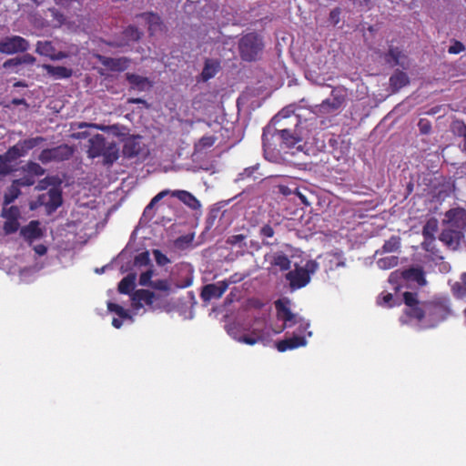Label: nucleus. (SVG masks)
I'll return each instance as SVG.
<instances>
[{
    "label": "nucleus",
    "mask_w": 466,
    "mask_h": 466,
    "mask_svg": "<svg viewBox=\"0 0 466 466\" xmlns=\"http://www.w3.org/2000/svg\"><path fill=\"white\" fill-rule=\"evenodd\" d=\"M404 315L418 322L422 329H434L453 316L451 300L447 296L420 300L415 292L403 293Z\"/></svg>",
    "instance_id": "nucleus-1"
},
{
    "label": "nucleus",
    "mask_w": 466,
    "mask_h": 466,
    "mask_svg": "<svg viewBox=\"0 0 466 466\" xmlns=\"http://www.w3.org/2000/svg\"><path fill=\"white\" fill-rule=\"evenodd\" d=\"M280 128L276 126L268 125L263 128L262 143L265 152L274 150L279 146L280 149L299 148V145L302 138L299 136L296 129H290L280 125Z\"/></svg>",
    "instance_id": "nucleus-2"
},
{
    "label": "nucleus",
    "mask_w": 466,
    "mask_h": 466,
    "mask_svg": "<svg viewBox=\"0 0 466 466\" xmlns=\"http://www.w3.org/2000/svg\"><path fill=\"white\" fill-rule=\"evenodd\" d=\"M263 47L261 36L255 32L244 35L238 41L239 56L242 60L247 62L257 60Z\"/></svg>",
    "instance_id": "nucleus-3"
},
{
    "label": "nucleus",
    "mask_w": 466,
    "mask_h": 466,
    "mask_svg": "<svg viewBox=\"0 0 466 466\" xmlns=\"http://www.w3.org/2000/svg\"><path fill=\"white\" fill-rule=\"evenodd\" d=\"M274 304L277 309L278 319L279 320H283L284 322L283 327L281 328L279 332L297 323H299V329L300 333L305 332L309 329V324L306 322L303 319L298 318V316L290 310L289 300L288 299H279L276 300ZM276 333H279V331H276Z\"/></svg>",
    "instance_id": "nucleus-4"
},
{
    "label": "nucleus",
    "mask_w": 466,
    "mask_h": 466,
    "mask_svg": "<svg viewBox=\"0 0 466 466\" xmlns=\"http://www.w3.org/2000/svg\"><path fill=\"white\" fill-rule=\"evenodd\" d=\"M346 102V94L344 90L334 88L331 91L330 97L323 100L317 106L318 112L322 114H330L339 110Z\"/></svg>",
    "instance_id": "nucleus-5"
},
{
    "label": "nucleus",
    "mask_w": 466,
    "mask_h": 466,
    "mask_svg": "<svg viewBox=\"0 0 466 466\" xmlns=\"http://www.w3.org/2000/svg\"><path fill=\"white\" fill-rule=\"evenodd\" d=\"M29 48L26 39L19 35H14L0 41V53L12 55L18 52H25Z\"/></svg>",
    "instance_id": "nucleus-6"
},
{
    "label": "nucleus",
    "mask_w": 466,
    "mask_h": 466,
    "mask_svg": "<svg viewBox=\"0 0 466 466\" xmlns=\"http://www.w3.org/2000/svg\"><path fill=\"white\" fill-rule=\"evenodd\" d=\"M40 206H45L48 213L56 211L63 202L61 191L56 187L50 188L46 193L37 198Z\"/></svg>",
    "instance_id": "nucleus-7"
},
{
    "label": "nucleus",
    "mask_w": 466,
    "mask_h": 466,
    "mask_svg": "<svg viewBox=\"0 0 466 466\" xmlns=\"http://www.w3.org/2000/svg\"><path fill=\"white\" fill-rule=\"evenodd\" d=\"M235 280H222L213 284H208L203 287L200 297L204 301H209L212 299H219L227 291L229 283Z\"/></svg>",
    "instance_id": "nucleus-8"
},
{
    "label": "nucleus",
    "mask_w": 466,
    "mask_h": 466,
    "mask_svg": "<svg viewBox=\"0 0 466 466\" xmlns=\"http://www.w3.org/2000/svg\"><path fill=\"white\" fill-rule=\"evenodd\" d=\"M35 52L43 56H46L53 61L62 60L68 57V54L64 51H56L51 41H37Z\"/></svg>",
    "instance_id": "nucleus-9"
},
{
    "label": "nucleus",
    "mask_w": 466,
    "mask_h": 466,
    "mask_svg": "<svg viewBox=\"0 0 466 466\" xmlns=\"http://www.w3.org/2000/svg\"><path fill=\"white\" fill-rule=\"evenodd\" d=\"M286 279L289 280L292 289H298L308 285L310 276L304 268L297 267L294 270H290L286 274Z\"/></svg>",
    "instance_id": "nucleus-10"
},
{
    "label": "nucleus",
    "mask_w": 466,
    "mask_h": 466,
    "mask_svg": "<svg viewBox=\"0 0 466 466\" xmlns=\"http://www.w3.org/2000/svg\"><path fill=\"white\" fill-rule=\"evenodd\" d=\"M137 17H141L145 20L147 25V29L150 35L162 32L165 28V25L159 15L154 12H145L137 15Z\"/></svg>",
    "instance_id": "nucleus-11"
},
{
    "label": "nucleus",
    "mask_w": 466,
    "mask_h": 466,
    "mask_svg": "<svg viewBox=\"0 0 466 466\" xmlns=\"http://www.w3.org/2000/svg\"><path fill=\"white\" fill-rule=\"evenodd\" d=\"M307 345V339L304 336L293 335L290 338L279 340L276 343V348L279 352H285L287 350H292Z\"/></svg>",
    "instance_id": "nucleus-12"
},
{
    "label": "nucleus",
    "mask_w": 466,
    "mask_h": 466,
    "mask_svg": "<svg viewBox=\"0 0 466 466\" xmlns=\"http://www.w3.org/2000/svg\"><path fill=\"white\" fill-rule=\"evenodd\" d=\"M445 218L446 221L453 228L458 229L466 228V210L463 208H451L446 212Z\"/></svg>",
    "instance_id": "nucleus-13"
},
{
    "label": "nucleus",
    "mask_w": 466,
    "mask_h": 466,
    "mask_svg": "<svg viewBox=\"0 0 466 466\" xmlns=\"http://www.w3.org/2000/svg\"><path fill=\"white\" fill-rule=\"evenodd\" d=\"M108 143L103 135L96 134L89 139V147L87 150L90 158H96L101 156Z\"/></svg>",
    "instance_id": "nucleus-14"
},
{
    "label": "nucleus",
    "mask_w": 466,
    "mask_h": 466,
    "mask_svg": "<svg viewBox=\"0 0 466 466\" xmlns=\"http://www.w3.org/2000/svg\"><path fill=\"white\" fill-rule=\"evenodd\" d=\"M42 68L46 71L47 76L55 80L67 79L73 76V70L71 68L62 66L44 64L42 65Z\"/></svg>",
    "instance_id": "nucleus-15"
},
{
    "label": "nucleus",
    "mask_w": 466,
    "mask_h": 466,
    "mask_svg": "<svg viewBox=\"0 0 466 466\" xmlns=\"http://www.w3.org/2000/svg\"><path fill=\"white\" fill-rule=\"evenodd\" d=\"M438 231V220L434 218H431L427 220L422 228V236L424 238V241L422 243V248L425 250L428 249V241L430 243H433L435 240V234Z\"/></svg>",
    "instance_id": "nucleus-16"
},
{
    "label": "nucleus",
    "mask_w": 466,
    "mask_h": 466,
    "mask_svg": "<svg viewBox=\"0 0 466 466\" xmlns=\"http://www.w3.org/2000/svg\"><path fill=\"white\" fill-rule=\"evenodd\" d=\"M99 61L104 66L113 71H124L129 63L127 57L113 58L103 56H99Z\"/></svg>",
    "instance_id": "nucleus-17"
},
{
    "label": "nucleus",
    "mask_w": 466,
    "mask_h": 466,
    "mask_svg": "<svg viewBox=\"0 0 466 466\" xmlns=\"http://www.w3.org/2000/svg\"><path fill=\"white\" fill-rule=\"evenodd\" d=\"M293 117L295 121V127H297L299 123V116L295 115V106L289 105L284 108H282L277 115H275L270 120L268 125H282L281 122L284 119Z\"/></svg>",
    "instance_id": "nucleus-18"
},
{
    "label": "nucleus",
    "mask_w": 466,
    "mask_h": 466,
    "mask_svg": "<svg viewBox=\"0 0 466 466\" xmlns=\"http://www.w3.org/2000/svg\"><path fill=\"white\" fill-rule=\"evenodd\" d=\"M142 150L143 147L140 141L136 137H132L125 141L122 153L125 157L133 158L139 156Z\"/></svg>",
    "instance_id": "nucleus-19"
},
{
    "label": "nucleus",
    "mask_w": 466,
    "mask_h": 466,
    "mask_svg": "<svg viewBox=\"0 0 466 466\" xmlns=\"http://www.w3.org/2000/svg\"><path fill=\"white\" fill-rule=\"evenodd\" d=\"M401 276L405 280L414 281L420 287L427 283L424 271L420 267L407 268L401 272Z\"/></svg>",
    "instance_id": "nucleus-20"
},
{
    "label": "nucleus",
    "mask_w": 466,
    "mask_h": 466,
    "mask_svg": "<svg viewBox=\"0 0 466 466\" xmlns=\"http://www.w3.org/2000/svg\"><path fill=\"white\" fill-rule=\"evenodd\" d=\"M126 78L131 85V87L138 91H145L152 86L151 81L146 77L137 74L127 73Z\"/></svg>",
    "instance_id": "nucleus-21"
},
{
    "label": "nucleus",
    "mask_w": 466,
    "mask_h": 466,
    "mask_svg": "<svg viewBox=\"0 0 466 466\" xmlns=\"http://www.w3.org/2000/svg\"><path fill=\"white\" fill-rule=\"evenodd\" d=\"M100 157H103L105 166L113 165L119 157V148L116 143H108Z\"/></svg>",
    "instance_id": "nucleus-22"
},
{
    "label": "nucleus",
    "mask_w": 466,
    "mask_h": 466,
    "mask_svg": "<svg viewBox=\"0 0 466 466\" xmlns=\"http://www.w3.org/2000/svg\"><path fill=\"white\" fill-rule=\"evenodd\" d=\"M132 299L134 301L135 306H142V303H145L146 305L152 306L156 296L154 292L149 291L147 289H137L134 292L132 296Z\"/></svg>",
    "instance_id": "nucleus-23"
},
{
    "label": "nucleus",
    "mask_w": 466,
    "mask_h": 466,
    "mask_svg": "<svg viewBox=\"0 0 466 466\" xmlns=\"http://www.w3.org/2000/svg\"><path fill=\"white\" fill-rule=\"evenodd\" d=\"M270 265L279 268L281 271H287L291 267V260L283 251L274 252L270 256Z\"/></svg>",
    "instance_id": "nucleus-24"
},
{
    "label": "nucleus",
    "mask_w": 466,
    "mask_h": 466,
    "mask_svg": "<svg viewBox=\"0 0 466 466\" xmlns=\"http://www.w3.org/2000/svg\"><path fill=\"white\" fill-rule=\"evenodd\" d=\"M52 152L53 161L61 162L68 160L74 154V149L67 144H62L56 147L50 148Z\"/></svg>",
    "instance_id": "nucleus-25"
},
{
    "label": "nucleus",
    "mask_w": 466,
    "mask_h": 466,
    "mask_svg": "<svg viewBox=\"0 0 466 466\" xmlns=\"http://www.w3.org/2000/svg\"><path fill=\"white\" fill-rule=\"evenodd\" d=\"M173 197L177 198L181 202L186 204L190 208L197 210L200 208V202L198 198L188 191L186 190H176L172 193Z\"/></svg>",
    "instance_id": "nucleus-26"
},
{
    "label": "nucleus",
    "mask_w": 466,
    "mask_h": 466,
    "mask_svg": "<svg viewBox=\"0 0 466 466\" xmlns=\"http://www.w3.org/2000/svg\"><path fill=\"white\" fill-rule=\"evenodd\" d=\"M460 238V231L453 229H443L439 237L441 242L453 249L459 245Z\"/></svg>",
    "instance_id": "nucleus-27"
},
{
    "label": "nucleus",
    "mask_w": 466,
    "mask_h": 466,
    "mask_svg": "<svg viewBox=\"0 0 466 466\" xmlns=\"http://www.w3.org/2000/svg\"><path fill=\"white\" fill-rule=\"evenodd\" d=\"M220 69V63L214 59H207L203 70L201 72V78L203 81H208L213 78Z\"/></svg>",
    "instance_id": "nucleus-28"
},
{
    "label": "nucleus",
    "mask_w": 466,
    "mask_h": 466,
    "mask_svg": "<svg viewBox=\"0 0 466 466\" xmlns=\"http://www.w3.org/2000/svg\"><path fill=\"white\" fill-rule=\"evenodd\" d=\"M21 234L25 239L33 240L42 237V230L39 228V222L32 220L29 224L21 229Z\"/></svg>",
    "instance_id": "nucleus-29"
},
{
    "label": "nucleus",
    "mask_w": 466,
    "mask_h": 466,
    "mask_svg": "<svg viewBox=\"0 0 466 466\" xmlns=\"http://www.w3.org/2000/svg\"><path fill=\"white\" fill-rule=\"evenodd\" d=\"M409 83V76L403 71L398 70L390 77V85L393 91H399Z\"/></svg>",
    "instance_id": "nucleus-30"
},
{
    "label": "nucleus",
    "mask_w": 466,
    "mask_h": 466,
    "mask_svg": "<svg viewBox=\"0 0 466 466\" xmlns=\"http://www.w3.org/2000/svg\"><path fill=\"white\" fill-rule=\"evenodd\" d=\"M45 140L46 139L43 137H35L21 140L17 143V146L20 147V150L23 153V155L25 156L29 150L37 147Z\"/></svg>",
    "instance_id": "nucleus-31"
},
{
    "label": "nucleus",
    "mask_w": 466,
    "mask_h": 466,
    "mask_svg": "<svg viewBox=\"0 0 466 466\" xmlns=\"http://www.w3.org/2000/svg\"><path fill=\"white\" fill-rule=\"evenodd\" d=\"M136 276L134 274H128L123 278L118 283V292L121 294L128 295L135 288Z\"/></svg>",
    "instance_id": "nucleus-32"
},
{
    "label": "nucleus",
    "mask_w": 466,
    "mask_h": 466,
    "mask_svg": "<svg viewBox=\"0 0 466 466\" xmlns=\"http://www.w3.org/2000/svg\"><path fill=\"white\" fill-rule=\"evenodd\" d=\"M400 248V238L399 236H391L386 240L381 248V250H377L376 254L395 252Z\"/></svg>",
    "instance_id": "nucleus-33"
},
{
    "label": "nucleus",
    "mask_w": 466,
    "mask_h": 466,
    "mask_svg": "<svg viewBox=\"0 0 466 466\" xmlns=\"http://www.w3.org/2000/svg\"><path fill=\"white\" fill-rule=\"evenodd\" d=\"M258 235L262 239L263 245H273V242H269L267 240L268 238H272L275 236V228L270 223L263 224L259 228Z\"/></svg>",
    "instance_id": "nucleus-34"
},
{
    "label": "nucleus",
    "mask_w": 466,
    "mask_h": 466,
    "mask_svg": "<svg viewBox=\"0 0 466 466\" xmlns=\"http://www.w3.org/2000/svg\"><path fill=\"white\" fill-rule=\"evenodd\" d=\"M22 171L25 174H29L34 178L35 177H41L45 174L46 170L38 163L34 161H28L25 166L21 167Z\"/></svg>",
    "instance_id": "nucleus-35"
},
{
    "label": "nucleus",
    "mask_w": 466,
    "mask_h": 466,
    "mask_svg": "<svg viewBox=\"0 0 466 466\" xmlns=\"http://www.w3.org/2000/svg\"><path fill=\"white\" fill-rule=\"evenodd\" d=\"M401 56V51L399 47L390 46L388 52L384 55L386 63L391 66L399 65L400 58Z\"/></svg>",
    "instance_id": "nucleus-36"
},
{
    "label": "nucleus",
    "mask_w": 466,
    "mask_h": 466,
    "mask_svg": "<svg viewBox=\"0 0 466 466\" xmlns=\"http://www.w3.org/2000/svg\"><path fill=\"white\" fill-rule=\"evenodd\" d=\"M122 34L125 39L133 42L138 41L143 35V33L135 25L127 26L123 30Z\"/></svg>",
    "instance_id": "nucleus-37"
},
{
    "label": "nucleus",
    "mask_w": 466,
    "mask_h": 466,
    "mask_svg": "<svg viewBox=\"0 0 466 466\" xmlns=\"http://www.w3.org/2000/svg\"><path fill=\"white\" fill-rule=\"evenodd\" d=\"M399 263V257L390 255L377 260V265L381 269H390L396 267Z\"/></svg>",
    "instance_id": "nucleus-38"
},
{
    "label": "nucleus",
    "mask_w": 466,
    "mask_h": 466,
    "mask_svg": "<svg viewBox=\"0 0 466 466\" xmlns=\"http://www.w3.org/2000/svg\"><path fill=\"white\" fill-rule=\"evenodd\" d=\"M20 194V187L13 182L12 185L8 187L7 191L5 193L4 203L5 205L11 204L19 197Z\"/></svg>",
    "instance_id": "nucleus-39"
},
{
    "label": "nucleus",
    "mask_w": 466,
    "mask_h": 466,
    "mask_svg": "<svg viewBox=\"0 0 466 466\" xmlns=\"http://www.w3.org/2000/svg\"><path fill=\"white\" fill-rule=\"evenodd\" d=\"M20 157H24L23 153L20 150V147L16 145L11 147L8 148V150L4 154L0 156V159H5L7 162H14Z\"/></svg>",
    "instance_id": "nucleus-40"
},
{
    "label": "nucleus",
    "mask_w": 466,
    "mask_h": 466,
    "mask_svg": "<svg viewBox=\"0 0 466 466\" xmlns=\"http://www.w3.org/2000/svg\"><path fill=\"white\" fill-rule=\"evenodd\" d=\"M265 340L261 334L257 333L255 330L251 334H245L238 338V341L248 344L255 345L258 342H263Z\"/></svg>",
    "instance_id": "nucleus-41"
},
{
    "label": "nucleus",
    "mask_w": 466,
    "mask_h": 466,
    "mask_svg": "<svg viewBox=\"0 0 466 466\" xmlns=\"http://www.w3.org/2000/svg\"><path fill=\"white\" fill-rule=\"evenodd\" d=\"M107 309L109 311L116 313L121 319H131L128 311L116 303L108 302Z\"/></svg>",
    "instance_id": "nucleus-42"
},
{
    "label": "nucleus",
    "mask_w": 466,
    "mask_h": 466,
    "mask_svg": "<svg viewBox=\"0 0 466 466\" xmlns=\"http://www.w3.org/2000/svg\"><path fill=\"white\" fill-rule=\"evenodd\" d=\"M246 238H247V236L243 235V234L232 235L227 238L226 243L232 247L237 246L238 248H245L246 247V243H245Z\"/></svg>",
    "instance_id": "nucleus-43"
},
{
    "label": "nucleus",
    "mask_w": 466,
    "mask_h": 466,
    "mask_svg": "<svg viewBox=\"0 0 466 466\" xmlns=\"http://www.w3.org/2000/svg\"><path fill=\"white\" fill-rule=\"evenodd\" d=\"M378 303L381 306L388 308H392L396 305H400L399 302L394 301V297L391 293H382L378 299Z\"/></svg>",
    "instance_id": "nucleus-44"
},
{
    "label": "nucleus",
    "mask_w": 466,
    "mask_h": 466,
    "mask_svg": "<svg viewBox=\"0 0 466 466\" xmlns=\"http://www.w3.org/2000/svg\"><path fill=\"white\" fill-rule=\"evenodd\" d=\"M454 132L463 138L462 150L466 151V125L463 122L456 121L453 124Z\"/></svg>",
    "instance_id": "nucleus-45"
},
{
    "label": "nucleus",
    "mask_w": 466,
    "mask_h": 466,
    "mask_svg": "<svg viewBox=\"0 0 466 466\" xmlns=\"http://www.w3.org/2000/svg\"><path fill=\"white\" fill-rule=\"evenodd\" d=\"M13 182L20 187L33 186L35 184V180L29 174H25L23 177L15 179Z\"/></svg>",
    "instance_id": "nucleus-46"
},
{
    "label": "nucleus",
    "mask_w": 466,
    "mask_h": 466,
    "mask_svg": "<svg viewBox=\"0 0 466 466\" xmlns=\"http://www.w3.org/2000/svg\"><path fill=\"white\" fill-rule=\"evenodd\" d=\"M154 275V270L152 268H148L145 272L141 273L139 277V285L141 286H150L153 282L151 280L152 277Z\"/></svg>",
    "instance_id": "nucleus-47"
},
{
    "label": "nucleus",
    "mask_w": 466,
    "mask_h": 466,
    "mask_svg": "<svg viewBox=\"0 0 466 466\" xmlns=\"http://www.w3.org/2000/svg\"><path fill=\"white\" fill-rule=\"evenodd\" d=\"M19 223L15 218L8 219L4 223V230L6 234H12L17 231Z\"/></svg>",
    "instance_id": "nucleus-48"
},
{
    "label": "nucleus",
    "mask_w": 466,
    "mask_h": 466,
    "mask_svg": "<svg viewBox=\"0 0 466 466\" xmlns=\"http://www.w3.org/2000/svg\"><path fill=\"white\" fill-rule=\"evenodd\" d=\"M217 141V137L214 136H204L202 137L198 144V147L202 148L211 147L215 142Z\"/></svg>",
    "instance_id": "nucleus-49"
},
{
    "label": "nucleus",
    "mask_w": 466,
    "mask_h": 466,
    "mask_svg": "<svg viewBox=\"0 0 466 466\" xmlns=\"http://www.w3.org/2000/svg\"><path fill=\"white\" fill-rule=\"evenodd\" d=\"M453 295L457 298H463L466 296V285L461 282H455L451 287Z\"/></svg>",
    "instance_id": "nucleus-50"
},
{
    "label": "nucleus",
    "mask_w": 466,
    "mask_h": 466,
    "mask_svg": "<svg viewBox=\"0 0 466 466\" xmlns=\"http://www.w3.org/2000/svg\"><path fill=\"white\" fill-rule=\"evenodd\" d=\"M153 255L157 264L159 266H166L167 264L170 263V259L159 249H154Z\"/></svg>",
    "instance_id": "nucleus-51"
},
{
    "label": "nucleus",
    "mask_w": 466,
    "mask_h": 466,
    "mask_svg": "<svg viewBox=\"0 0 466 466\" xmlns=\"http://www.w3.org/2000/svg\"><path fill=\"white\" fill-rule=\"evenodd\" d=\"M154 289L161 290V291H168L170 289V285L167 279H157L151 283L149 286Z\"/></svg>",
    "instance_id": "nucleus-52"
},
{
    "label": "nucleus",
    "mask_w": 466,
    "mask_h": 466,
    "mask_svg": "<svg viewBox=\"0 0 466 466\" xmlns=\"http://www.w3.org/2000/svg\"><path fill=\"white\" fill-rule=\"evenodd\" d=\"M169 194V191L168 190H163L161 192H159L158 194H157L152 199L151 201L149 202V204L145 208V213L150 209H152L155 205L159 202L164 197H166L167 195Z\"/></svg>",
    "instance_id": "nucleus-53"
},
{
    "label": "nucleus",
    "mask_w": 466,
    "mask_h": 466,
    "mask_svg": "<svg viewBox=\"0 0 466 466\" xmlns=\"http://www.w3.org/2000/svg\"><path fill=\"white\" fill-rule=\"evenodd\" d=\"M18 66H21V62H20V59L18 56L16 57H13V58H10V59H7L6 61L4 62L3 64V67L5 69H14V72L15 73H17L18 70L17 69H15Z\"/></svg>",
    "instance_id": "nucleus-54"
},
{
    "label": "nucleus",
    "mask_w": 466,
    "mask_h": 466,
    "mask_svg": "<svg viewBox=\"0 0 466 466\" xmlns=\"http://www.w3.org/2000/svg\"><path fill=\"white\" fill-rule=\"evenodd\" d=\"M418 127L421 134H429L431 130V124L426 118H420L418 123Z\"/></svg>",
    "instance_id": "nucleus-55"
},
{
    "label": "nucleus",
    "mask_w": 466,
    "mask_h": 466,
    "mask_svg": "<svg viewBox=\"0 0 466 466\" xmlns=\"http://www.w3.org/2000/svg\"><path fill=\"white\" fill-rule=\"evenodd\" d=\"M38 160L43 164H47L53 161L52 152L50 148L43 149L38 156Z\"/></svg>",
    "instance_id": "nucleus-56"
},
{
    "label": "nucleus",
    "mask_w": 466,
    "mask_h": 466,
    "mask_svg": "<svg viewBox=\"0 0 466 466\" xmlns=\"http://www.w3.org/2000/svg\"><path fill=\"white\" fill-rule=\"evenodd\" d=\"M135 262L137 265H140V266L148 265L150 262L148 252L147 251L142 252V253L138 254L137 256H136Z\"/></svg>",
    "instance_id": "nucleus-57"
},
{
    "label": "nucleus",
    "mask_w": 466,
    "mask_h": 466,
    "mask_svg": "<svg viewBox=\"0 0 466 466\" xmlns=\"http://www.w3.org/2000/svg\"><path fill=\"white\" fill-rule=\"evenodd\" d=\"M11 162H7L5 159H0V175L6 176L13 172Z\"/></svg>",
    "instance_id": "nucleus-58"
},
{
    "label": "nucleus",
    "mask_w": 466,
    "mask_h": 466,
    "mask_svg": "<svg viewBox=\"0 0 466 466\" xmlns=\"http://www.w3.org/2000/svg\"><path fill=\"white\" fill-rule=\"evenodd\" d=\"M465 46L460 41H454L453 45L449 47V53L450 54H460L461 52L464 51Z\"/></svg>",
    "instance_id": "nucleus-59"
},
{
    "label": "nucleus",
    "mask_w": 466,
    "mask_h": 466,
    "mask_svg": "<svg viewBox=\"0 0 466 466\" xmlns=\"http://www.w3.org/2000/svg\"><path fill=\"white\" fill-rule=\"evenodd\" d=\"M18 57L20 59L21 65H23V64L33 65L36 60L35 57L30 54H25L22 56H18Z\"/></svg>",
    "instance_id": "nucleus-60"
},
{
    "label": "nucleus",
    "mask_w": 466,
    "mask_h": 466,
    "mask_svg": "<svg viewBox=\"0 0 466 466\" xmlns=\"http://www.w3.org/2000/svg\"><path fill=\"white\" fill-rule=\"evenodd\" d=\"M318 268V264L316 261L314 260H309L307 263H306V266L304 268V269L308 270L309 272V275L310 273H314L316 271V269Z\"/></svg>",
    "instance_id": "nucleus-61"
},
{
    "label": "nucleus",
    "mask_w": 466,
    "mask_h": 466,
    "mask_svg": "<svg viewBox=\"0 0 466 466\" xmlns=\"http://www.w3.org/2000/svg\"><path fill=\"white\" fill-rule=\"evenodd\" d=\"M78 127L79 128H83V127H94V128H96V129H99V130H105V127L100 126V125H96V124H89V123H86V122H83V123H80L78 125Z\"/></svg>",
    "instance_id": "nucleus-62"
},
{
    "label": "nucleus",
    "mask_w": 466,
    "mask_h": 466,
    "mask_svg": "<svg viewBox=\"0 0 466 466\" xmlns=\"http://www.w3.org/2000/svg\"><path fill=\"white\" fill-rule=\"evenodd\" d=\"M279 192L281 193L284 196H289L292 193V190L288 187L284 185L279 186Z\"/></svg>",
    "instance_id": "nucleus-63"
},
{
    "label": "nucleus",
    "mask_w": 466,
    "mask_h": 466,
    "mask_svg": "<svg viewBox=\"0 0 466 466\" xmlns=\"http://www.w3.org/2000/svg\"><path fill=\"white\" fill-rule=\"evenodd\" d=\"M11 104L13 106H21V105L28 106L26 103V100L25 98H13L11 101Z\"/></svg>",
    "instance_id": "nucleus-64"
}]
</instances>
